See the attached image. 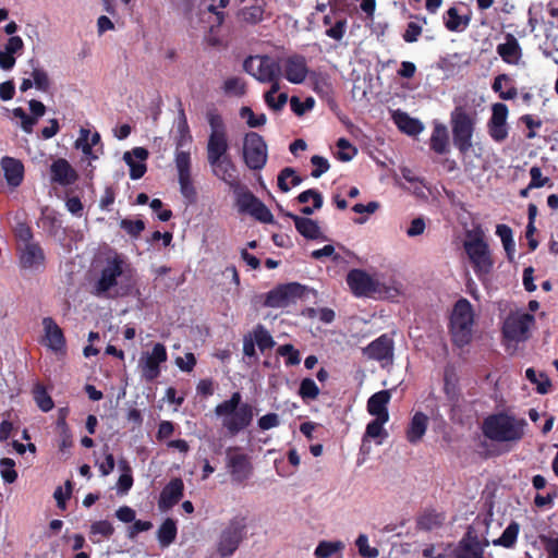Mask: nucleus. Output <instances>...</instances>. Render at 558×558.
<instances>
[{
    "instance_id": "1",
    "label": "nucleus",
    "mask_w": 558,
    "mask_h": 558,
    "mask_svg": "<svg viewBox=\"0 0 558 558\" xmlns=\"http://www.w3.org/2000/svg\"><path fill=\"white\" fill-rule=\"evenodd\" d=\"M215 413L222 417V426L228 434L235 436L251 425L254 408L250 403H243L242 395L235 391L215 408Z\"/></svg>"
},
{
    "instance_id": "2",
    "label": "nucleus",
    "mask_w": 558,
    "mask_h": 558,
    "mask_svg": "<svg viewBox=\"0 0 558 558\" xmlns=\"http://www.w3.org/2000/svg\"><path fill=\"white\" fill-rule=\"evenodd\" d=\"M527 423L505 412L487 416L482 425L483 434L498 442H517L524 436Z\"/></svg>"
},
{
    "instance_id": "3",
    "label": "nucleus",
    "mask_w": 558,
    "mask_h": 558,
    "mask_svg": "<svg viewBox=\"0 0 558 558\" xmlns=\"http://www.w3.org/2000/svg\"><path fill=\"white\" fill-rule=\"evenodd\" d=\"M463 247L476 277L481 281L487 280L494 269L495 262L489 245L485 241L483 230L477 228L468 231Z\"/></svg>"
},
{
    "instance_id": "4",
    "label": "nucleus",
    "mask_w": 558,
    "mask_h": 558,
    "mask_svg": "<svg viewBox=\"0 0 558 558\" xmlns=\"http://www.w3.org/2000/svg\"><path fill=\"white\" fill-rule=\"evenodd\" d=\"M206 121L210 128L206 146L207 161L209 165H216L220 157L229 155L227 125L216 108L206 111Z\"/></svg>"
},
{
    "instance_id": "5",
    "label": "nucleus",
    "mask_w": 558,
    "mask_h": 558,
    "mask_svg": "<svg viewBox=\"0 0 558 558\" xmlns=\"http://www.w3.org/2000/svg\"><path fill=\"white\" fill-rule=\"evenodd\" d=\"M474 324V313L469 300L461 298L453 306L449 331L454 345L463 348L472 340V327Z\"/></svg>"
},
{
    "instance_id": "6",
    "label": "nucleus",
    "mask_w": 558,
    "mask_h": 558,
    "mask_svg": "<svg viewBox=\"0 0 558 558\" xmlns=\"http://www.w3.org/2000/svg\"><path fill=\"white\" fill-rule=\"evenodd\" d=\"M453 145L461 154H466L472 148V137L475 129V119L458 106L450 116Z\"/></svg>"
},
{
    "instance_id": "7",
    "label": "nucleus",
    "mask_w": 558,
    "mask_h": 558,
    "mask_svg": "<svg viewBox=\"0 0 558 558\" xmlns=\"http://www.w3.org/2000/svg\"><path fill=\"white\" fill-rule=\"evenodd\" d=\"M243 71L258 83H268L281 71V64L270 54H250L243 61Z\"/></svg>"
},
{
    "instance_id": "8",
    "label": "nucleus",
    "mask_w": 558,
    "mask_h": 558,
    "mask_svg": "<svg viewBox=\"0 0 558 558\" xmlns=\"http://www.w3.org/2000/svg\"><path fill=\"white\" fill-rule=\"evenodd\" d=\"M246 524L243 518H233L221 531L217 542V553L221 558L230 557L245 536Z\"/></svg>"
},
{
    "instance_id": "9",
    "label": "nucleus",
    "mask_w": 558,
    "mask_h": 558,
    "mask_svg": "<svg viewBox=\"0 0 558 558\" xmlns=\"http://www.w3.org/2000/svg\"><path fill=\"white\" fill-rule=\"evenodd\" d=\"M267 145L263 136L248 132L243 140V159L251 170H260L267 162Z\"/></svg>"
},
{
    "instance_id": "10",
    "label": "nucleus",
    "mask_w": 558,
    "mask_h": 558,
    "mask_svg": "<svg viewBox=\"0 0 558 558\" xmlns=\"http://www.w3.org/2000/svg\"><path fill=\"white\" fill-rule=\"evenodd\" d=\"M305 290V286L299 282L279 284L266 294L264 305L272 308L288 307L302 299Z\"/></svg>"
},
{
    "instance_id": "11",
    "label": "nucleus",
    "mask_w": 558,
    "mask_h": 558,
    "mask_svg": "<svg viewBox=\"0 0 558 558\" xmlns=\"http://www.w3.org/2000/svg\"><path fill=\"white\" fill-rule=\"evenodd\" d=\"M124 260L121 256L114 255L107 259L105 267L100 271L98 280L93 286V294L105 296L109 290L118 283V278L123 274Z\"/></svg>"
},
{
    "instance_id": "12",
    "label": "nucleus",
    "mask_w": 558,
    "mask_h": 558,
    "mask_svg": "<svg viewBox=\"0 0 558 558\" xmlns=\"http://www.w3.org/2000/svg\"><path fill=\"white\" fill-rule=\"evenodd\" d=\"M534 322V316L529 313L510 314L504 322L502 336L510 341H525L529 338L530 327Z\"/></svg>"
},
{
    "instance_id": "13",
    "label": "nucleus",
    "mask_w": 558,
    "mask_h": 558,
    "mask_svg": "<svg viewBox=\"0 0 558 558\" xmlns=\"http://www.w3.org/2000/svg\"><path fill=\"white\" fill-rule=\"evenodd\" d=\"M280 61L282 77L291 84H303L308 75L306 58L300 53H292Z\"/></svg>"
},
{
    "instance_id": "14",
    "label": "nucleus",
    "mask_w": 558,
    "mask_h": 558,
    "mask_svg": "<svg viewBox=\"0 0 558 558\" xmlns=\"http://www.w3.org/2000/svg\"><path fill=\"white\" fill-rule=\"evenodd\" d=\"M508 107L504 102H496L492 106V117L487 128L489 136L497 143H501L508 137Z\"/></svg>"
},
{
    "instance_id": "15",
    "label": "nucleus",
    "mask_w": 558,
    "mask_h": 558,
    "mask_svg": "<svg viewBox=\"0 0 558 558\" xmlns=\"http://www.w3.org/2000/svg\"><path fill=\"white\" fill-rule=\"evenodd\" d=\"M19 263L23 269H38L45 265V253L39 243H28L16 246Z\"/></svg>"
},
{
    "instance_id": "16",
    "label": "nucleus",
    "mask_w": 558,
    "mask_h": 558,
    "mask_svg": "<svg viewBox=\"0 0 558 558\" xmlns=\"http://www.w3.org/2000/svg\"><path fill=\"white\" fill-rule=\"evenodd\" d=\"M347 283L355 296H368L376 292V282L362 269L350 270Z\"/></svg>"
},
{
    "instance_id": "17",
    "label": "nucleus",
    "mask_w": 558,
    "mask_h": 558,
    "mask_svg": "<svg viewBox=\"0 0 558 558\" xmlns=\"http://www.w3.org/2000/svg\"><path fill=\"white\" fill-rule=\"evenodd\" d=\"M364 355L375 361H392L393 340L386 333L379 336L363 349Z\"/></svg>"
},
{
    "instance_id": "18",
    "label": "nucleus",
    "mask_w": 558,
    "mask_h": 558,
    "mask_svg": "<svg viewBox=\"0 0 558 558\" xmlns=\"http://www.w3.org/2000/svg\"><path fill=\"white\" fill-rule=\"evenodd\" d=\"M167 350L162 343H156L153 347L151 353H149L143 365V376L146 380H154L160 374L159 365L167 361Z\"/></svg>"
},
{
    "instance_id": "19",
    "label": "nucleus",
    "mask_w": 558,
    "mask_h": 558,
    "mask_svg": "<svg viewBox=\"0 0 558 558\" xmlns=\"http://www.w3.org/2000/svg\"><path fill=\"white\" fill-rule=\"evenodd\" d=\"M184 484L181 478L171 480L161 490L158 508L161 512L170 510L183 497Z\"/></svg>"
},
{
    "instance_id": "20",
    "label": "nucleus",
    "mask_w": 558,
    "mask_h": 558,
    "mask_svg": "<svg viewBox=\"0 0 558 558\" xmlns=\"http://www.w3.org/2000/svg\"><path fill=\"white\" fill-rule=\"evenodd\" d=\"M149 153L144 147H134L131 151H125L123 160L130 167V178L138 180L144 177L147 171L145 160L148 158Z\"/></svg>"
},
{
    "instance_id": "21",
    "label": "nucleus",
    "mask_w": 558,
    "mask_h": 558,
    "mask_svg": "<svg viewBox=\"0 0 558 558\" xmlns=\"http://www.w3.org/2000/svg\"><path fill=\"white\" fill-rule=\"evenodd\" d=\"M51 181L60 185H70L77 180V173L64 158H58L50 166Z\"/></svg>"
},
{
    "instance_id": "22",
    "label": "nucleus",
    "mask_w": 558,
    "mask_h": 558,
    "mask_svg": "<svg viewBox=\"0 0 558 558\" xmlns=\"http://www.w3.org/2000/svg\"><path fill=\"white\" fill-rule=\"evenodd\" d=\"M1 167L9 186L17 187L24 179V165L20 159L5 156L1 159Z\"/></svg>"
},
{
    "instance_id": "23",
    "label": "nucleus",
    "mask_w": 558,
    "mask_h": 558,
    "mask_svg": "<svg viewBox=\"0 0 558 558\" xmlns=\"http://www.w3.org/2000/svg\"><path fill=\"white\" fill-rule=\"evenodd\" d=\"M214 174L229 184L230 186H236L239 183L236 175V167L229 155L220 157V160L216 165H210Z\"/></svg>"
},
{
    "instance_id": "24",
    "label": "nucleus",
    "mask_w": 558,
    "mask_h": 558,
    "mask_svg": "<svg viewBox=\"0 0 558 558\" xmlns=\"http://www.w3.org/2000/svg\"><path fill=\"white\" fill-rule=\"evenodd\" d=\"M226 465L235 482L246 480L252 472L247 456H226Z\"/></svg>"
},
{
    "instance_id": "25",
    "label": "nucleus",
    "mask_w": 558,
    "mask_h": 558,
    "mask_svg": "<svg viewBox=\"0 0 558 558\" xmlns=\"http://www.w3.org/2000/svg\"><path fill=\"white\" fill-rule=\"evenodd\" d=\"M282 77V72L275 74L272 81H269L267 84H270V88L264 94V100L266 105L272 109L274 111H280L286 106L289 97L287 93H280L278 95V101H275V95L280 90V80Z\"/></svg>"
},
{
    "instance_id": "26",
    "label": "nucleus",
    "mask_w": 558,
    "mask_h": 558,
    "mask_svg": "<svg viewBox=\"0 0 558 558\" xmlns=\"http://www.w3.org/2000/svg\"><path fill=\"white\" fill-rule=\"evenodd\" d=\"M391 395L388 390H380L372 395L367 401V411L371 415L376 417H384V422H388L389 413L387 405L390 401Z\"/></svg>"
},
{
    "instance_id": "27",
    "label": "nucleus",
    "mask_w": 558,
    "mask_h": 558,
    "mask_svg": "<svg viewBox=\"0 0 558 558\" xmlns=\"http://www.w3.org/2000/svg\"><path fill=\"white\" fill-rule=\"evenodd\" d=\"M284 215L293 220L296 231L305 239L317 240L322 236L320 228L315 220L292 213H284Z\"/></svg>"
},
{
    "instance_id": "28",
    "label": "nucleus",
    "mask_w": 558,
    "mask_h": 558,
    "mask_svg": "<svg viewBox=\"0 0 558 558\" xmlns=\"http://www.w3.org/2000/svg\"><path fill=\"white\" fill-rule=\"evenodd\" d=\"M428 425V416L418 411L413 414L407 427L405 436L409 442L416 444L422 440Z\"/></svg>"
},
{
    "instance_id": "29",
    "label": "nucleus",
    "mask_w": 558,
    "mask_h": 558,
    "mask_svg": "<svg viewBox=\"0 0 558 558\" xmlns=\"http://www.w3.org/2000/svg\"><path fill=\"white\" fill-rule=\"evenodd\" d=\"M392 120L402 133L410 136L420 134L424 129V125L420 120L410 117L407 112L401 110L392 112Z\"/></svg>"
},
{
    "instance_id": "30",
    "label": "nucleus",
    "mask_w": 558,
    "mask_h": 558,
    "mask_svg": "<svg viewBox=\"0 0 558 558\" xmlns=\"http://www.w3.org/2000/svg\"><path fill=\"white\" fill-rule=\"evenodd\" d=\"M43 325L46 332V338L49 342V348L54 352L61 351L65 348V337L62 329L56 324L51 317H45Z\"/></svg>"
},
{
    "instance_id": "31",
    "label": "nucleus",
    "mask_w": 558,
    "mask_h": 558,
    "mask_svg": "<svg viewBox=\"0 0 558 558\" xmlns=\"http://www.w3.org/2000/svg\"><path fill=\"white\" fill-rule=\"evenodd\" d=\"M445 27L452 33H460L468 28L471 14L460 15L457 7H450L442 15Z\"/></svg>"
},
{
    "instance_id": "32",
    "label": "nucleus",
    "mask_w": 558,
    "mask_h": 558,
    "mask_svg": "<svg viewBox=\"0 0 558 558\" xmlns=\"http://www.w3.org/2000/svg\"><path fill=\"white\" fill-rule=\"evenodd\" d=\"M497 53L505 62L513 64L521 58L522 49L517 38L512 34H507L506 43L497 46Z\"/></svg>"
},
{
    "instance_id": "33",
    "label": "nucleus",
    "mask_w": 558,
    "mask_h": 558,
    "mask_svg": "<svg viewBox=\"0 0 558 558\" xmlns=\"http://www.w3.org/2000/svg\"><path fill=\"white\" fill-rule=\"evenodd\" d=\"M449 135L444 124H436L432 132L429 146L436 154L444 155L448 153Z\"/></svg>"
},
{
    "instance_id": "34",
    "label": "nucleus",
    "mask_w": 558,
    "mask_h": 558,
    "mask_svg": "<svg viewBox=\"0 0 558 558\" xmlns=\"http://www.w3.org/2000/svg\"><path fill=\"white\" fill-rule=\"evenodd\" d=\"M265 5L264 0H256L255 4L242 8L238 15L244 23L256 25L264 20Z\"/></svg>"
},
{
    "instance_id": "35",
    "label": "nucleus",
    "mask_w": 558,
    "mask_h": 558,
    "mask_svg": "<svg viewBox=\"0 0 558 558\" xmlns=\"http://www.w3.org/2000/svg\"><path fill=\"white\" fill-rule=\"evenodd\" d=\"M303 179L296 174L293 168L286 167L279 172L277 183L279 190L287 193L291 187L300 185Z\"/></svg>"
},
{
    "instance_id": "36",
    "label": "nucleus",
    "mask_w": 558,
    "mask_h": 558,
    "mask_svg": "<svg viewBox=\"0 0 558 558\" xmlns=\"http://www.w3.org/2000/svg\"><path fill=\"white\" fill-rule=\"evenodd\" d=\"M496 234L500 238L507 259L512 263L515 251L512 229L507 225H497Z\"/></svg>"
},
{
    "instance_id": "37",
    "label": "nucleus",
    "mask_w": 558,
    "mask_h": 558,
    "mask_svg": "<svg viewBox=\"0 0 558 558\" xmlns=\"http://www.w3.org/2000/svg\"><path fill=\"white\" fill-rule=\"evenodd\" d=\"M177 524L174 520L168 518L159 526L157 531V538L162 548L168 547L175 541Z\"/></svg>"
},
{
    "instance_id": "38",
    "label": "nucleus",
    "mask_w": 558,
    "mask_h": 558,
    "mask_svg": "<svg viewBox=\"0 0 558 558\" xmlns=\"http://www.w3.org/2000/svg\"><path fill=\"white\" fill-rule=\"evenodd\" d=\"M40 221L43 228L50 235H57L62 228V220L60 219L58 213L47 207L41 210Z\"/></svg>"
},
{
    "instance_id": "39",
    "label": "nucleus",
    "mask_w": 558,
    "mask_h": 558,
    "mask_svg": "<svg viewBox=\"0 0 558 558\" xmlns=\"http://www.w3.org/2000/svg\"><path fill=\"white\" fill-rule=\"evenodd\" d=\"M177 138L175 145L177 149L183 147L184 145L192 142V135L190 132L187 119L183 109L179 111V119L177 123Z\"/></svg>"
},
{
    "instance_id": "40",
    "label": "nucleus",
    "mask_w": 558,
    "mask_h": 558,
    "mask_svg": "<svg viewBox=\"0 0 558 558\" xmlns=\"http://www.w3.org/2000/svg\"><path fill=\"white\" fill-rule=\"evenodd\" d=\"M274 464L279 475L289 476L298 469L300 456H281L275 460Z\"/></svg>"
},
{
    "instance_id": "41",
    "label": "nucleus",
    "mask_w": 558,
    "mask_h": 558,
    "mask_svg": "<svg viewBox=\"0 0 558 558\" xmlns=\"http://www.w3.org/2000/svg\"><path fill=\"white\" fill-rule=\"evenodd\" d=\"M344 543L342 541H320L314 550L315 558H330L335 554L342 551Z\"/></svg>"
},
{
    "instance_id": "42",
    "label": "nucleus",
    "mask_w": 558,
    "mask_h": 558,
    "mask_svg": "<svg viewBox=\"0 0 558 558\" xmlns=\"http://www.w3.org/2000/svg\"><path fill=\"white\" fill-rule=\"evenodd\" d=\"M57 428L59 435L57 438V445L60 451H65L72 448L73 437L64 417H59L57 421Z\"/></svg>"
},
{
    "instance_id": "43",
    "label": "nucleus",
    "mask_w": 558,
    "mask_h": 558,
    "mask_svg": "<svg viewBox=\"0 0 558 558\" xmlns=\"http://www.w3.org/2000/svg\"><path fill=\"white\" fill-rule=\"evenodd\" d=\"M520 531V525L517 522H511L506 530L502 532L501 536L497 539L493 541L495 546H502L506 548H511L517 541L518 534Z\"/></svg>"
},
{
    "instance_id": "44",
    "label": "nucleus",
    "mask_w": 558,
    "mask_h": 558,
    "mask_svg": "<svg viewBox=\"0 0 558 558\" xmlns=\"http://www.w3.org/2000/svg\"><path fill=\"white\" fill-rule=\"evenodd\" d=\"M444 392L451 401L459 398L458 377L453 369L446 368L444 373Z\"/></svg>"
},
{
    "instance_id": "45",
    "label": "nucleus",
    "mask_w": 558,
    "mask_h": 558,
    "mask_svg": "<svg viewBox=\"0 0 558 558\" xmlns=\"http://www.w3.org/2000/svg\"><path fill=\"white\" fill-rule=\"evenodd\" d=\"M445 518L442 514L437 513L435 511H428L423 513L417 519V527L424 531H432L434 529L439 527L442 524Z\"/></svg>"
},
{
    "instance_id": "46",
    "label": "nucleus",
    "mask_w": 558,
    "mask_h": 558,
    "mask_svg": "<svg viewBox=\"0 0 558 558\" xmlns=\"http://www.w3.org/2000/svg\"><path fill=\"white\" fill-rule=\"evenodd\" d=\"M252 338L262 352H264L267 349H271L275 345L272 337L267 331V329L260 324L254 328Z\"/></svg>"
},
{
    "instance_id": "47",
    "label": "nucleus",
    "mask_w": 558,
    "mask_h": 558,
    "mask_svg": "<svg viewBox=\"0 0 558 558\" xmlns=\"http://www.w3.org/2000/svg\"><path fill=\"white\" fill-rule=\"evenodd\" d=\"M386 422H384V417L380 416V417H376L375 416V420H373L372 422H369L366 426V432H365V435H364V439H363V445H362V451L364 452L365 450H368V447H367V442L369 441V438H379L383 430H384V424Z\"/></svg>"
},
{
    "instance_id": "48",
    "label": "nucleus",
    "mask_w": 558,
    "mask_h": 558,
    "mask_svg": "<svg viewBox=\"0 0 558 558\" xmlns=\"http://www.w3.org/2000/svg\"><path fill=\"white\" fill-rule=\"evenodd\" d=\"M222 90L226 95L243 96L246 92V84L241 77L232 76L223 82Z\"/></svg>"
},
{
    "instance_id": "49",
    "label": "nucleus",
    "mask_w": 558,
    "mask_h": 558,
    "mask_svg": "<svg viewBox=\"0 0 558 558\" xmlns=\"http://www.w3.org/2000/svg\"><path fill=\"white\" fill-rule=\"evenodd\" d=\"M34 399L43 412H49L54 407L52 398L46 391L45 387L39 384L34 388Z\"/></svg>"
},
{
    "instance_id": "50",
    "label": "nucleus",
    "mask_w": 558,
    "mask_h": 558,
    "mask_svg": "<svg viewBox=\"0 0 558 558\" xmlns=\"http://www.w3.org/2000/svg\"><path fill=\"white\" fill-rule=\"evenodd\" d=\"M337 147L339 148V150L337 153V158H338V160L343 161V162H348V161L352 160L357 154L356 147L353 146L350 143V141L344 137H340L337 141Z\"/></svg>"
},
{
    "instance_id": "51",
    "label": "nucleus",
    "mask_w": 558,
    "mask_h": 558,
    "mask_svg": "<svg viewBox=\"0 0 558 558\" xmlns=\"http://www.w3.org/2000/svg\"><path fill=\"white\" fill-rule=\"evenodd\" d=\"M13 233L17 244L26 245L28 243H34L33 230L25 221H17L13 228Z\"/></svg>"
},
{
    "instance_id": "52",
    "label": "nucleus",
    "mask_w": 558,
    "mask_h": 558,
    "mask_svg": "<svg viewBox=\"0 0 558 558\" xmlns=\"http://www.w3.org/2000/svg\"><path fill=\"white\" fill-rule=\"evenodd\" d=\"M114 532V527L109 521L101 520L92 523L90 525V538L94 543H98L100 539L94 538L97 535L102 537H110Z\"/></svg>"
},
{
    "instance_id": "53",
    "label": "nucleus",
    "mask_w": 558,
    "mask_h": 558,
    "mask_svg": "<svg viewBox=\"0 0 558 558\" xmlns=\"http://www.w3.org/2000/svg\"><path fill=\"white\" fill-rule=\"evenodd\" d=\"M525 376L526 378L532 383V384H535L537 387H536V390L538 393H547L548 392V389L549 387L551 386L550 384V380L549 378L547 377V375H545L544 373H541L539 374V378L542 380L538 379L537 377V374L535 372L534 368L530 367L525 371Z\"/></svg>"
},
{
    "instance_id": "54",
    "label": "nucleus",
    "mask_w": 558,
    "mask_h": 558,
    "mask_svg": "<svg viewBox=\"0 0 558 558\" xmlns=\"http://www.w3.org/2000/svg\"><path fill=\"white\" fill-rule=\"evenodd\" d=\"M240 117L246 120V124L250 128L263 126L267 121L265 113L255 114L252 108L247 106H244L240 109Z\"/></svg>"
},
{
    "instance_id": "55",
    "label": "nucleus",
    "mask_w": 558,
    "mask_h": 558,
    "mask_svg": "<svg viewBox=\"0 0 558 558\" xmlns=\"http://www.w3.org/2000/svg\"><path fill=\"white\" fill-rule=\"evenodd\" d=\"M299 395L303 400H314L319 395V388L312 378L301 380Z\"/></svg>"
},
{
    "instance_id": "56",
    "label": "nucleus",
    "mask_w": 558,
    "mask_h": 558,
    "mask_svg": "<svg viewBox=\"0 0 558 558\" xmlns=\"http://www.w3.org/2000/svg\"><path fill=\"white\" fill-rule=\"evenodd\" d=\"M120 228L124 230L131 238L137 239L145 230V222L142 219L131 220L124 218L120 221Z\"/></svg>"
},
{
    "instance_id": "57",
    "label": "nucleus",
    "mask_w": 558,
    "mask_h": 558,
    "mask_svg": "<svg viewBox=\"0 0 558 558\" xmlns=\"http://www.w3.org/2000/svg\"><path fill=\"white\" fill-rule=\"evenodd\" d=\"M347 31V19L343 15H339V17H336L335 23L325 31L326 36L335 39V40H341Z\"/></svg>"
},
{
    "instance_id": "58",
    "label": "nucleus",
    "mask_w": 558,
    "mask_h": 558,
    "mask_svg": "<svg viewBox=\"0 0 558 558\" xmlns=\"http://www.w3.org/2000/svg\"><path fill=\"white\" fill-rule=\"evenodd\" d=\"M180 192L184 198L190 202H194L196 199V190L193 185L191 174L178 175Z\"/></svg>"
},
{
    "instance_id": "59",
    "label": "nucleus",
    "mask_w": 558,
    "mask_h": 558,
    "mask_svg": "<svg viewBox=\"0 0 558 558\" xmlns=\"http://www.w3.org/2000/svg\"><path fill=\"white\" fill-rule=\"evenodd\" d=\"M355 545L363 558H377L379 555V550L377 548L368 545V538L365 534L359 535L355 541Z\"/></svg>"
},
{
    "instance_id": "60",
    "label": "nucleus",
    "mask_w": 558,
    "mask_h": 558,
    "mask_svg": "<svg viewBox=\"0 0 558 558\" xmlns=\"http://www.w3.org/2000/svg\"><path fill=\"white\" fill-rule=\"evenodd\" d=\"M175 167L178 169V175L191 174V155L189 151L177 149Z\"/></svg>"
},
{
    "instance_id": "61",
    "label": "nucleus",
    "mask_w": 558,
    "mask_h": 558,
    "mask_svg": "<svg viewBox=\"0 0 558 558\" xmlns=\"http://www.w3.org/2000/svg\"><path fill=\"white\" fill-rule=\"evenodd\" d=\"M0 466H1L0 473H1V476L4 482L11 484L16 481L17 473L14 470L15 462L12 459H10V458L1 459Z\"/></svg>"
},
{
    "instance_id": "62",
    "label": "nucleus",
    "mask_w": 558,
    "mask_h": 558,
    "mask_svg": "<svg viewBox=\"0 0 558 558\" xmlns=\"http://www.w3.org/2000/svg\"><path fill=\"white\" fill-rule=\"evenodd\" d=\"M300 204H306L310 199H313L314 208L320 209L324 203L323 195L315 189H308L300 193L296 197Z\"/></svg>"
},
{
    "instance_id": "63",
    "label": "nucleus",
    "mask_w": 558,
    "mask_h": 558,
    "mask_svg": "<svg viewBox=\"0 0 558 558\" xmlns=\"http://www.w3.org/2000/svg\"><path fill=\"white\" fill-rule=\"evenodd\" d=\"M13 116L21 120V128L26 133H32L33 128L36 124V118L27 114L22 107L13 109Z\"/></svg>"
},
{
    "instance_id": "64",
    "label": "nucleus",
    "mask_w": 558,
    "mask_h": 558,
    "mask_svg": "<svg viewBox=\"0 0 558 558\" xmlns=\"http://www.w3.org/2000/svg\"><path fill=\"white\" fill-rule=\"evenodd\" d=\"M33 85L41 92H47L50 86L48 74L45 70L35 68L32 72Z\"/></svg>"
}]
</instances>
